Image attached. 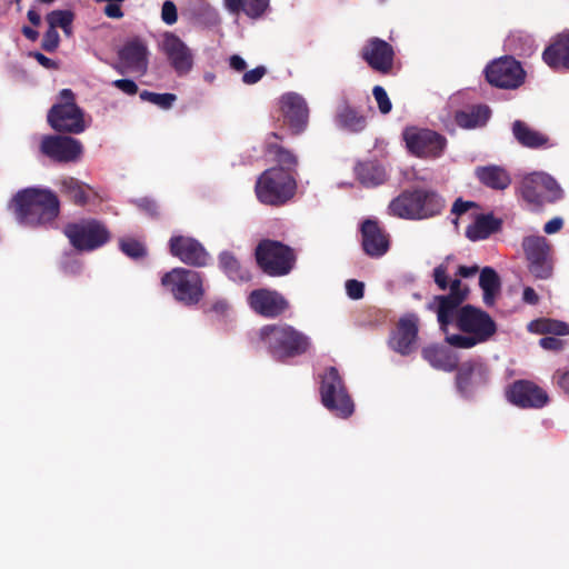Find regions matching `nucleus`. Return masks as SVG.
Wrapping results in <instances>:
<instances>
[{"instance_id": "nucleus-1", "label": "nucleus", "mask_w": 569, "mask_h": 569, "mask_svg": "<svg viewBox=\"0 0 569 569\" xmlns=\"http://www.w3.org/2000/svg\"><path fill=\"white\" fill-rule=\"evenodd\" d=\"M17 221L29 228L52 227L60 216V200L47 188L30 187L18 191L11 200Z\"/></svg>"}, {"instance_id": "nucleus-2", "label": "nucleus", "mask_w": 569, "mask_h": 569, "mask_svg": "<svg viewBox=\"0 0 569 569\" xmlns=\"http://www.w3.org/2000/svg\"><path fill=\"white\" fill-rule=\"evenodd\" d=\"M445 207V198L435 189L413 187L393 198L387 207V212L399 219L419 221L441 214Z\"/></svg>"}, {"instance_id": "nucleus-3", "label": "nucleus", "mask_w": 569, "mask_h": 569, "mask_svg": "<svg viewBox=\"0 0 569 569\" xmlns=\"http://www.w3.org/2000/svg\"><path fill=\"white\" fill-rule=\"evenodd\" d=\"M456 327L461 333H447L445 341L460 349H470L487 342L497 332V323L491 316L472 305H465L459 309Z\"/></svg>"}, {"instance_id": "nucleus-4", "label": "nucleus", "mask_w": 569, "mask_h": 569, "mask_svg": "<svg viewBox=\"0 0 569 569\" xmlns=\"http://www.w3.org/2000/svg\"><path fill=\"white\" fill-rule=\"evenodd\" d=\"M258 337L271 357L279 361L303 356L312 347L306 333L288 323L264 325Z\"/></svg>"}, {"instance_id": "nucleus-5", "label": "nucleus", "mask_w": 569, "mask_h": 569, "mask_svg": "<svg viewBox=\"0 0 569 569\" xmlns=\"http://www.w3.org/2000/svg\"><path fill=\"white\" fill-rule=\"evenodd\" d=\"M254 192L261 203L281 207L295 197L297 180L289 171L281 168H269L258 177Z\"/></svg>"}, {"instance_id": "nucleus-6", "label": "nucleus", "mask_w": 569, "mask_h": 569, "mask_svg": "<svg viewBox=\"0 0 569 569\" xmlns=\"http://www.w3.org/2000/svg\"><path fill=\"white\" fill-rule=\"evenodd\" d=\"M63 234L71 247L80 252L94 251L111 239V232L106 223L94 218H82L68 222L63 227Z\"/></svg>"}, {"instance_id": "nucleus-7", "label": "nucleus", "mask_w": 569, "mask_h": 569, "mask_svg": "<svg viewBox=\"0 0 569 569\" xmlns=\"http://www.w3.org/2000/svg\"><path fill=\"white\" fill-rule=\"evenodd\" d=\"M161 284L186 307L198 305L206 292L202 274L186 268H173L166 272L161 278Z\"/></svg>"}, {"instance_id": "nucleus-8", "label": "nucleus", "mask_w": 569, "mask_h": 569, "mask_svg": "<svg viewBox=\"0 0 569 569\" xmlns=\"http://www.w3.org/2000/svg\"><path fill=\"white\" fill-rule=\"evenodd\" d=\"M258 267L269 277H283L291 272L296 264L293 249L280 241L263 239L254 250Z\"/></svg>"}, {"instance_id": "nucleus-9", "label": "nucleus", "mask_w": 569, "mask_h": 569, "mask_svg": "<svg viewBox=\"0 0 569 569\" xmlns=\"http://www.w3.org/2000/svg\"><path fill=\"white\" fill-rule=\"evenodd\" d=\"M321 403L336 417L347 419L355 411V403L336 367H329L321 376L319 388Z\"/></svg>"}, {"instance_id": "nucleus-10", "label": "nucleus", "mask_w": 569, "mask_h": 569, "mask_svg": "<svg viewBox=\"0 0 569 569\" xmlns=\"http://www.w3.org/2000/svg\"><path fill=\"white\" fill-rule=\"evenodd\" d=\"M60 102L54 103L48 111L47 121L58 132L81 133L86 129L83 111L76 103L71 89L60 91Z\"/></svg>"}, {"instance_id": "nucleus-11", "label": "nucleus", "mask_w": 569, "mask_h": 569, "mask_svg": "<svg viewBox=\"0 0 569 569\" xmlns=\"http://www.w3.org/2000/svg\"><path fill=\"white\" fill-rule=\"evenodd\" d=\"M521 248L530 274L536 279L547 280L553 273V249L550 241L543 236H526Z\"/></svg>"}, {"instance_id": "nucleus-12", "label": "nucleus", "mask_w": 569, "mask_h": 569, "mask_svg": "<svg viewBox=\"0 0 569 569\" xmlns=\"http://www.w3.org/2000/svg\"><path fill=\"white\" fill-rule=\"evenodd\" d=\"M522 199L535 208L562 198V189L553 177L546 172H531L525 176L519 187Z\"/></svg>"}, {"instance_id": "nucleus-13", "label": "nucleus", "mask_w": 569, "mask_h": 569, "mask_svg": "<svg viewBox=\"0 0 569 569\" xmlns=\"http://www.w3.org/2000/svg\"><path fill=\"white\" fill-rule=\"evenodd\" d=\"M402 136L410 153L419 158L440 157L447 143L443 136L430 129L408 127Z\"/></svg>"}, {"instance_id": "nucleus-14", "label": "nucleus", "mask_w": 569, "mask_h": 569, "mask_svg": "<svg viewBox=\"0 0 569 569\" xmlns=\"http://www.w3.org/2000/svg\"><path fill=\"white\" fill-rule=\"evenodd\" d=\"M487 81L497 88L517 89L526 78L520 62L512 57H502L489 63L485 69Z\"/></svg>"}, {"instance_id": "nucleus-15", "label": "nucleus", "mask_w": 569, "mask_h": 569, "mask_svg": "<svg viewBox=\"0 0 569 569\" xmlns=\"http://www.w3.org/2000/svg\"><path fill=\"white\" fill-rule=\"evenodd\" d=\"M119 62L112 64L113 69L123 74L127 71L143 76L148 71L149 49L143 39L133 37L124 42L118 50Z\"/></svg>"}, {"instance_id": "nucleus-16", "label": "nucleus", "mask_w": 569, "mask_h": 569, "mask_svg": "<svg viewBox=\"0 0 569 569\" xmlns=\"http://www.w3.org/2000/svg\"><path fill=\"white\" fill-rule=\"evenodd\" d=\"M506 398L511 405L521 409H541L550 400L545 389L527 379H519L509 385L506 389Z\"/></svg>"}, {"instance_id": "nucleus-17", "label": "nucleus", "mask_w": 569, "mask_h": 569, "mask_svg": "<svg viewBox=\"0 0 569 569\" xmlns=\"http://www.w3.org/2000/svg\"><path fill=\"white\" fill-rule=\"evenodd\" d=\"M360 57L371 70L387 76L392 72L396 52L386 40L371 37L362 46Z\"/></svg>"}, {"instance_id": "nucleus-18", "label": "nucleus", "mask_w": 569, "mask_h": 569, "mask_svg": "<svg viewBox=\"0 0 569 569\" xmlns=\"http://www.w3.org/2000/svg\"><path fill=\"white\" fill-rule=\"evenodd\" d=\"M456 371V387L463 397L472 396L489 380V369L480 359H469L458 365Z\"/></svg>"}, {"instance_id": "nucleus-19", "label": "nucleus", "mask_w": 569, "mask_h": 569, "mask_svg": "<svg viewBox=\"0 0 569 569\" xmlns=\"http://www.w3.org/2000/svg\"><path fill=\"white\" fill-rule=\"evenodd\" d=\"M280 111L283 122L293 136L302 133L309 121V108L303 97L296 92H288L280 98Z\"/></svg>"}, {"instance_id": "nucleus-20", "label": "nucleus", "mask_w": 569, "mask_h": 569, "mask_svg": "<svg viewBox=\"0 0 569 569\" xmlns=\"http://www.w3.org/2000/svg\"><path fill=\"white\" fill-rule=\"evenodd\" d=\"M361 247L370 258H381L390 249V234L377 219L367 218L360 226Z\"/></svg>"}, {"instance_id": "nucleus-21", "label": "nucleus", "mask_w": 569, "mask_h": 569, "mask_svg": "<svg viewBox=\"0 0 569 569\" xmlns=\"http://www.w3.org/2000/svg\"><path fill=\"white\" fill-rule=\"evenodd\" d=\"M40 151L53 161L72 162L80 157L82 144L69 136H44L41 140Z\"/></svg>"}, {"instance_id": "nucleus-22", "label": "nucleus", "mask_w": 569, "mask_h": 569, "mask_svg": "<svg viewBox=\"0 0 569 569\" xmlns=\"http://www.w3.org/2000/svg\"><path fill=\"white\" fill-rule=\"evenodd\" d=\"M248 303L257 315L269 319L281 316L289 308V301L280 292L266 288L251 291Z\"/></svg>"}, {"instance_id": "nucleus-23", "label": "nucleus", "mask_w": 569, "mask_h": 569, "mask_svg": "<svg viewBox=\"0 0 569 569\" xmlns=\"http://www.w3.org/2000/svg\"><path fill=\"white\" fill-rule=\"evenodd\" d=\"M418 322L419 319L413 313L401 317L390 336V348L401 356L410 355L416 349L419 331Z\"/></svg>"}, {"instance_id": "nucleus-24", "label": "nucleus", "mask_w": 569, "mask_h": 569, "mask_svg": "<svg viewBox=\"0 0 569 569\" xmlns=\"http://www.w3.org/2000/svg\"><path fill=\"white\" fill-rule=\"evenodd\" d=\"M169 251L181 262L193 267H204L209 258L204 247L191 237H171L169 240Z\"/></svg>"}, {"instance_id": "nucleus-25", "label": "nucleus", "mask_w": 569, "mask_h": 569, "mask_svg": "<svg viewBox=\"0 0 569 569\" xmlns=\"http://www.w3.org/2000/svg\"><path fill=\"white\" fill-rule=\"evenodd\" d=\"M162 49L171 67L179 76L187 74L193 66V56L186 43L176 34H166Z\"/></svg>"}, {"instance_id": "nucleus-26", "label": "nucleus", "mask_w": 569, "mask_h": 569, "mask_svg": "<svg viewBox=\"0 0 569 569\" xmlns=\"http://www.w3.org/2000/svg\"><path fill=\"white\" fill-rule=\"evenodd\" d=\"M280 141H282V137L279 133H269L263 144V152L277 164L274 168H281L295 176L299 163L298 157L291 149L282 146Z\"/></svg>"}, {"instance_id": "nucleus-27", "label": "nucleus", "mask_w": 569, "mask_h": 569, "mask_svg": "<svg viewBox=\"0 0 569 569\" xmlns=\"http://www.w3.org/2000/svg\"><path fill=\"white\" fill-rule=\"evenodd\" d=\"M543 61L553 70H569V32L558 34L542 52Z\"/></svg>"}, {"instance_id": "nucleus-28", "label": "nucleus", "mask_w": 569, "mask_h": 569, "mask_svg": "<svg viewBox=\"0 0 569 569\" xmlns=\"http://www.w3.org/2000/svg\"><path fill=\"white\" fill-rule=\"evenodd\" d=\"M422 358L435 369L452 372L458 368L459 357L448 347L430 345L421 350Z\"/></svg>"}, {"instance_id": "nucleus-29", "label": "nucleus", "mask_w": 569, "mask_h": 569, "mask_svg": "<svg viewBox=\"0 0 569 569\" xmlns=\"http://www.w3.org/2000/svg\"><path fill=\"white\" fill-rule=\"evenodd\" d=\"M461 303L459 300L451 299V297L435 296L432 302L428 305L430 310L437 312L440 329L446 336L449 333V325H456V316L461 308Z\"/></svg>"}, {"instance_id": "nucleus-30", "label": "nucleus", "mask_w": 569, "mask_h": 569, "mask_svg": "<svg viewBox=\"0 0 569 569\" xmlns=\"http://www.w3.org/2000/svg\"><path fill=\"white\" fill-rule=\"evenodd\" d=\"M475 176L482 186L492 190H505L511 184L509 172L496 164L477 167Z\"/></svg>"}, {"instance_id": "nucleus-31", "label": "nucleus", "mask_w": 569, "mask_h": 569, "mask_svg": "<svg viewBox=\"0 0 569 569\" xmlns=\"http://www.w3.org/2000/svg\"><path fill=\"white\" fill-rule=\"evenodd\" d=\"M335 122L339 128L353 133L361 132L367 127V118L350 106L347 99L338 106Z\"/></svg>"}, {"instance_id": "nucleus-32", "label": "nucleus", "mask_w": 569, "mask_h": 569, "mask_svg": "<svg viewBox=\"0 0 569 569\" xmlns=\"http://www.w3.org/2000/svg\"><path fill=\"white\" fill-rule=\"evenodd\" d=\"M60 191L76 206L84 207L97 198L96 191L76 178L68 177L60 181Z\"/></svg>"}, {"instance_id": "nucleus-33", "label": "nucleus", "mask_w": 569, "mask_h": 569, "mask_svg": "<svg viewBox=\"0 0 569 569\" xmlns=\"http://www.w3.org/2000/svg\"><path fill=\"white\" fill-rule=\"evenodd\" d=\"M501 227L502 220L496 218L493 213H480L475 218L473 223L467 227L466 237L471 241L485 240L500 231Z\"/></svg>"}, {"instance_id": "nucleus-34", "label": "nucleus", "mask_w": 569, "mask_h": 569, "mask_svg": "<svg viewBox=\"0 0 569 569\" xmlns=\"http://www.w3.org/2000/svg\"><path fill=\"white\" fill-rule=\"evenodd\" d=\"M512 133L521 146L530 149L545 147L549 142V138L546 134L530 128L521 120H516L513 122Z\"/></svg>"}, {"instance_id": "nucleus-35", "label": "nucleus", "mask_w": 569, "mask_h": 569, "mask_svg": "<svg viewBox=\"0 0 569 569\" xmlns=\"http://www.w3.org/2000/svg\"><path fill=\"white\" fill-rule=\"evenodd\" d=\"M490 117V109L483 104L472 106L468 110L458 111L455 116L456 123L465 129L483 126Z\"/></svg>"}, {"instance_id": "nucleus-36", "label": "nucleus", "mask_w": 569, "mask_h": 569, "mask_svg": "<svg viewBox=\"0 0 569 569\" xmlns=\"http://www.w3.org/2000/svg\"><path fill=\"white\" fill-rule=\"evenodd\" d=\"M219 266L232 281L247 282L251 279L250 271L241 264L232 252H221L219 254Z\"/></svg>"}, {"instance_id": "nucleus-37", "label": "nucleus", "mask_w": 569, "mask_h": 569, "mask_svg": "<svg viewBox=\"0 0 569 569\" xmlns=\"http://www.w3.org/2000/svg\"><path fill=\"white\" fill-rule=\"evenodd\" d=\"M479 286L483 291L485 305L492 306L501 288V281L497 271L491 267L482 268L479 277Z\"/></svg>"}, {"instance_id": "nucleus-38", "label": "nucleus", "mask_w": 569, "mask_h": 569, "mask_svg": "<svg viewBox=\"0 0 569 569\" xmlns=\"http://www.w3.org/2000/svg\"><path fill=\"white\" fill-rule=\"evenodd\" d=\"M270 0H226L227 8L233 12H244L252 19L260 18L269 8Z\"/></svg>"}, {"instance_id": "nucleus-39", "label": "nucleus", "mask_w": 569, "mask_h": 569, "mask_svg": "<svg viewBox=\"0 0 569 569\" xmlns=\"http://www.w3.org/2000/svg\"><path fill=\"white\" fill-rule=\"evenodd\" d=\"M358 180L365 187H375L383 183L386 179L385 170L372 162L359 163L356 167Z\"/></svg>"}, {"instance_id": "nucleus-40", "label": "nucleus", "mask_w": 569, "mask_h": 569, "mask_svg": "<svg viewBox=\"0 0 569 569\" xmlns=\"http://www.w3.org/2000/svg\"><path fill=\"white\" fill-rule=\"evenodd\" d=\"M528 329L538 335H555L567 336L569 335V325L563 321L553 319H537L529 323Z\"/></svg>"}, {"instance_id": "nucleus-41", "label": "nucleus", "mask_w": 569, "mask_h": 569, "mask_svg": "<svg viewBox=\"0 0 569 569\" xmlns=\"http://www.w3.org/2000/svg\"><path fill=\"white\" fill-rule=\"evenodd\" d=\"M139 97L142 101L156 104L163 110L170 109L177 100V96L173 93H157L148 90L141 91Z\"/></svg>"}, {"instance_id": "nucleus-42", "label": "nucleus", "mask_w": 569, "mask_h": 569, "mask_svg": "<svg viewBox=\"0 0 569 569\" xmlns=\"http://www.w3.org/2000/svg\"><path fill=\"white\" fill-rule=\"evenodd\" d=\"M46 20L49 27L54 30L57 28L64 29L72 24L74 13L71 10H53L46 16Z\"/></svg>"}, {"instance_id": "nucleus-43", "label": "nucleus", "mask_w": 569, "mask_h": 569, "mask_svg": "<svg viewBox=\"0 0 569 569\" xmlns=\"http://www.w3.org/2000/svg\"><path fill=\"white\" fill-rule=\"evenodd\" d=\"M121 251L132 259H140L147 256V249L142 242L133 238H124L119 242Z\"/></svg>"}, {"instance_id": "nucleus-44", "label": "nucleus", "mask_w": 569, "mask_h": 569, "mask_svg": "<svg viewBox=\"0 0 569 569\" xmlns=\"http://www.w3.org/2000/svg\"><path fill=\"white\" fill-rule=\"evenodd\" d=\"M202 308L204 315H210L217 319H222L226 317L229 310V305L224 299H217L211 303H204Z\"/></svg>"}, {"instance_id": "nucleus-45", "label": "nucleus", "mask_w": 569, "mask_h": 569, "mask_svg": "<svg viewBox=\"0 0 569 569\" xmlns=\"http://www.w3.org/2000/svg\"><path fill=\"white\" fill-rule=\"evenodd\" d=\"M372 94L378 104L379 111L382 114H388L392 109V103L388 97L387 91L381 86H375L372 89Z\"/></svg>"}, {"instance_id": "nucleus-46", "label": "nucleus", "mask_w": 569, "mask_h": 569, "mask_svg": "<svg viewBox=\"0 0 569 569\" xmlns=\"http://www.w3.org/2000/svg\"><path fill=\"white\" fill-rule=\"evenodd\" d=\"M60 43V36L57 30L52 28H48V30L44 32L42 41H41V48L47 52H53L58 49Z\"/></svg>"}, {"instance_id": "nucleus-47", "label": "nucleus", "mask_w": 569, "mask_h": 569, "mask_svg": "<svg viewBox=\"0 0 569 569\" xmlns=\"http://www.w3.org/2000/svg\"><path fill=\"white\" fill-rule=\"evenodd\" d=\"M448 287L450 292L445 297H451V299L457 301L459 300L460 302H463L467 299L469 290L467 287L462 288L460 279H453Z\"/></svg>"}, {"instance_id": "nucleus-48", "label": "nucleus", "mask_w": 569, "mask_h": 569, "mask_svg": "<svg viewBox=\"0 0 569 569\" xmlns=\"http://www.w3.org/2000/svg\"><path fill=\"white\" fill-rule=\"evenodd\" d=\"M161 19L164 23H167L169 26L177 22V20H178L177 7L172 1L167 0L163 2L162 9H161Z\"/></svg>"}, {"instance_id": "nucleus-49", "label": "nucleus", "mask_w": 569, "mask_h": 569, "mask_svg": "<svg viewBox=\"0 0 569 569\" xmlns=\"http://www.w3.org/2000/svg\"><path fill=\"white\" fill-rule=\"evenodd\" d=\"M134 204L151 218H157L159 216V206L153 199L140 198L134 201Z\"/></svg>"}, {"instance_id": "nucleus-50", "label": "nucleus", "mask_w": 569, "mask_h": 569, "mask_svg": "<svg viewBox=\"0 0 569 569\" xmlns=\"http://www.w3.org/2000/svg\"><path fill=\"white\" fill-rule=\"evenodd\" d=\"M433 280L440 290H446L449 286L448 267L443 263L433 269Z\"/></svg>"}, {"instance_id": "nucleus-51", "label": "nucleus", "mask_w": 569, "mask_h": 569, "mask_svg": "<svg viewBox=\"0 0 569 569\" xmlns=\"http://www.w3.org/2000/svg\"><path fill=\"white\" fill-rule=\"evenodd\" d=\"M346 290L349 298L359 300L365 295V284L361 281L350 279L346 282Z\"/></svg>"}, {"instance_id": "nucleus-52", "label": "nucleus", "mask_w": 569, "mask_h": 569, "mask_svg": "<svg viewBox=\"0 0 569 569\" xmlns=\"http://www.w3.org/2000/svg\"><path fill=\"white\" fill-rule=\"evenodd\" d=\"M111 84L128 96H134L139 91L137 83L131 79H118Z\"/></svg>"}, {"instance_id": "nucleus-53", "label": "nucleus", "mask_w": 569, "mask_h": 569, "mask_svg": "<svg viewBox=\"0 0 569 569\" xmlns=\"http://www.w3.org/2000/svg\"><path fill=\"white\" fill-rule=\"evenodd\" d=\"M267 73V69L263 66H258L254 69L247 71L242 76V81L246 84H254L259 82Z\"/></svg>"}, {"instance_id": "nucleus-54", "label": "nucleus", "mask_w": 569, "mask_h": 569, "mask_svg": "<svg viewBox=\"0 0 569 569\" xmlns=\"http://www.w3.org/2000/svg\"><path fill=\"white\" fill-rule=\"evenodd\" d=\"M517 41H523V48L520 49V54H527L531 52L533 40L530 36L523 34L521 32L511 34L509 38L510 44H515Z\"/></svg>"}, {"instance_id": "nucleus-55", "label": "nucleus", "mask_w": 569, "mask_h": 569, "mask_svg": "<svg viewBox=\"0 0 569 569\" xmlns=\"http://www.w3.org/2000/svg\"><path fill=\"white\" fill-rule=\"evenodd\" d=\"M478 207V203H476L475 201H465L461 198H458L452 204L451 213L455 214L456 217H460L463 213H466L469 209Z\"/></svg>"}, {"instance_id": "nucleus-56", "label": "nucleus", "mask_w": 569, "mask_h": 569, "mask_svg": "<svg viewBox=\"0 0 569 569\" xmlns=\"http://www.w3.org/2000/svg\"><path fill=\"white\" fill-rule=\"evenodd\" d=\"M539 346L546 350L559 351L563 348V340L557 337H543L539 340Z\"/></svg>"}, {"instance_id": "nucleus-57", "label": "nucleus", "mask_w": 569, "mask_h": 569, "mask_svg": "<svg viewBox=\"0 0 569 569\" xmlns=\"http://www.w3.org/2000/svg\"><path fill=\"white\" fill-rule=\"evenodd\" d=\"M31 56L38 61V63L40 66H42L46 69L57 70L59 68V64L57 61L48 58L47 56H44L41 52L36 51V52L31 53Z\"/></svg>"}, {"instance_id": "nucleus-58", "label": "nucleus", "mask_w": 569, "mask_h": 569, "mask_svg": "<svg viewBox=\"0 0 569 569\" xmlns=\"http://www.w3.org/2000/svg\"><path fill=\"white\" fill-rule=\"evenodd\" d=\"M552 381L569 398V375H553Z\"/></svg>"}, {"instance_id": "nucleus-59", "label": "nucleus", "mask_w": 569, "mask_h": 569, "mask_svg": "<svg viewBox=\"0 0 569 569\" xmlns=\"http://www.w3.org/2000/svg\"><path fill=\"white\" fill-rule=\"evenodd\" d=\"M563 220L560 217L552 218L543 226V231L547 234H552L561 230Z\"/></svg>"}, {"instance_id": "nucleus-60", "label": "nucleus", "mask_w": 569, "mask_h": 569, "mask_svg": "<svg viewBox=\"0 0 569 569\" xmlns=\"http://www.w3.org/2000/svg\"><path fill=\"white\" fill-rule=\"evenodd\" d=\"M103 12L108 18L112 19H121L123 17V12L119 3H108L104 7Z\"/></svg>"}, {"instance_id": "nucleus-61", "label": "nucleus", "mask_w": 569, "mask_h": 569, "mask_svg": "<svg viewBox=\"0 0 569 569\" xmlns=\"http://www.w3.org/2000/svg\"><path fill=\"white\" fill-rule=\"evenodd\" d=\"M229 64L233 70L238 72H242L247 68L246 61L238 54H233L230 57Z\"/></svg>"}, {"instance_id": "nucleus-62", "label": "nucleus", "mask_w": 569, "mask_h": 569, "mask_svg": "<svg viewBox=\"0 0 569 569\" xmlns=\"http://www.w3.org/2000/svg\"><path fill=\"white\" fill-rule=\"evenodd\" d=\"M479 271L478 266H459L457 270V276L461 278H470L475 276Z\"/></svg>"}, {"instance_id": "nucleus-63", "label": "nucleus", "mask_w": 569, "mask_h": 569, "mask_svg": "<svg viewBox=\"0 0 569 569\" xmlns=\"http://www.w3.org/2000/svg\"><path fill=\"white\" fill-rule=\"evenodd\" d=\"M522 299L525 302L536 305L539 301V297L533 288L526 287L523 289Z\"/></svg>"}, {"instance_id": "nucleus-64", "label": "nucleus", "mask_w": 569, "mask_h": 569, "mask_svg": "<svg viewBox=\"0 0 569 569\" xmlns=\"http://www.w3.org/2000/svg\"><path fill=\"white\" fill-rule=\"evenodd\" d=\"M21 32L27 39H29L31 41H36L39 37V32L28 26H23L21 29Z\"/></svg>"}]
</instances>
